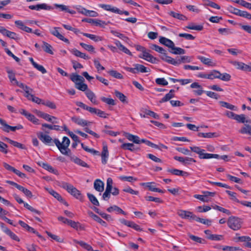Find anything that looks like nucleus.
<instances>
[{
  "label": "nucleus",
  "mask_w": 251,
  "mask_h": 251,
  "mask_svg": "<svg viewBox=\"0 0 251 251\" xmlns=\"http://www.w3.org/2000/svg\"><path fill=\"white\" fill-rule=\"evenodd\" d=\"M124 135L129 141H132L135 144H140V140L138 136L127 132L125 133Z\"/></svg>",
  "instance_id": "18"
},
{
  "label": "nucleus",
  "mask_w": 251,
  "mask_h": 251,
  "mask_svg": "<svg viewBox=\"0 0 251 251\" xmlns=\"http://www.w3.org/2000/svg\"><path fill=\"white\" fill-rule=\"evenodd\" d=\"M190 149L192 151L198 154L199 158L200 157L201 153L205 151L204 150L201 149L200 147L197 146L190 147Z\"/></svg>",
  "instance_id": "54"
},
{
  "label": "nucleus",
  "mask_w": 251,
  "mask_h": 251,
  "mask_svg": "<svg viewBox=\"0 0 251 251\" xmlns=\"http://www.w3.org/2000/svg\"><path fill=\"white\" fill-rule=\"evenodd\" d=\"M85 95L88 99L95 104H98V103L96 100L95 94L90 90H88L85 92Z\"/></svg>",
  "instance_id": "21"
},
{
  "label": "nucleus",
  "mask_w": 251,
  "mask_h": 251,
  "mask_svg": "<svg viewBox=\"0 0 251 251\" xmlns=\"http://www.w3.org/2000/svg\"><path fill=\"white\" fill-rule=\"evenodd\" d=\"M43 45L42 46V48H43L44 50L48 53H50V54H53V52L51 50V49H52L51 46L48 43L44 42V41L43 42Z\"/></svg>",
  "instance_id": "43"
},
{
  "label": "nucleus",
  "mask_w": 251,
  "mask_h": 251,
  "mask_svg": "<svg viewBox=\"0 0 251 251\" xmlns=\"http://www.w3.org/2000/svg\"><path fill=\"white\" fill-rule=\"evenodd\" d=\"M29 121L32 122L33 124L36 125L39 124V120L36 118L34 115L29 113L28 117L26 118Z\"/></svg>",
  "instance_id": "64"
},
{
  "label": "nucleus",
  "mask_w": 251,
  "mask_h": 251,
  "mask_svg": "<svg viewBox=\"0 0 251 251\" xmlns=\"http://www.w3.org/2000/svg\"><path fill=\"white\" fill-rule=\"evenodd\" d=\"M197 58L200 60L203 64L205 65H207L208 66H215V64L211 61V60L209 58H206L205 57L199 55L197 57Z\"/></svg>",
  "instance_id": "27"
},
{
  "label": "nucleus",
  "mask_w": 251,
  "mask_h": 251,
  "mask_svg": "<svg viewBox=\"0 0 251 251\" xmlns=\"http://www.w3.org/2000/svg\"><path fill=\"white\" fill-rule=\"evenodd\" d=\"M175 91L174 90H170L169 92L166 94L165 96L159 101V102L163 103L170 100L172 98L175 97Z\"/></svg>",
  "instance_id": "24"
},
{
  "label": "nucleus",
  "mask_w": 251,
  "mask_h": 251,
  "mask_svg": "<svg viewBox=\"0 0 251 251\" xmlns=\"http://www.w3.org/2000/svg\"><path fill=\"white\" fill-rule=\"evenodd\" d=\"M155 82L159 85L166 86L168 85V81L164 78H157L155 79Z\"/></svg>",
  "instance_id": "62"
},
{
  "label": "nucleus",
  "mask_w": 251,
  "mask_h": 251,
  "mask_svg": "<svg viewBox=\"0 0 251 251\" xmlns=\"http://www.w3.org/2000/svg\"><path fill=\"white\" fill-rule=\"evenodd\" d=\"M68 225L71 226L73 228L75 229L76 230L79 228L80 229L81 228V225L79 222H75L71 220H70V222H69Z\"/></svg>",
  "instance_id": "53"
},
{
  "label": "nucleus",
  "mask_w": 251,
  "mask_h": 251,
  "mask_svg": "<svg viewBox=\"0 0 251 251\" xmlns=\"http://www.w3.org/2000/svg\"><path fill=\"white\" fill-rule=\"evenodd\" d=\"M60 29V27H55L53 28L52 30H50V32L54 35V36L58 38L61 41H64V42L69 44V41L68 39L65 38L62 34H61L59 31L58 29Z\"/></svg>",
  "instance_id": "7"
},
{
  "label": "nucleus",
  "mask_w": 251,
  "mask_h": 251,
  "mask_svg": "<svg viewBox=\"0 0 251 251\" xmlns=\"http://www.w3.org/2000/svg\"><path fill=\"white\" fill-rule=\"evenodd\" d=\"M46 189L48 191V192L50 195H51L53 197L56 199L58 201H62V197L57 192L55 191L52 189L46 188Z\"/></svg>",
  "instance_id": "39"
},
{
  "label": "nucleus",
  "mask_w": 251,
  "mask_h": 251,
  "mask_svg": "<svg viewBox=\"0 0 251 251\" xmlns=\"http://www.w3.org/2000/svg\"><path fill=\"white\" fill-rule=\"evenodd\" d=\"M139 57L146 60L151 63H156L158 61V59L153 57L148 52L145 51L142 55H139Z\"/></svg>",
  "instance_id": "8"
},
{
  "label": "nucleus",
  "mask_w": 251,
  "mask_h": 251,
  "mask_svg": "<svg viewBox=\"0 0 251 251\" xmlns=\"http://www.w3.org/2000/svg\"><path fill=\"white\" fill-rule=\"evenodd\" d=\"M177 214L182 219H189L190 220L195 221L197 217V216L194 214L192 212L183 210H179Z\"/></svg>",
  "instance_id": "5"
},
{
  "label": "nucleus",
  "mask_w": 251,
  "mask_h": 251,
  "mask_svg": "<svg viewBox=\"0 0 251 251\" xmlns=\"http://www.w3.org/2000/svg\"><path fill=\"white\" fill-rule=\"evenodd\" d=\"M83 82H78V83H76L75 88L77 89L82 91H85L88 90V86L87 84L83 83Z\"/></svg>",
  "instance_id": "44"
},
{
  "label": "nucleus",
  "mask_w": 251,
  "mask_h": 251,
  "mask_svg": "<svg viewBox=\"0 0 251 251\" xmlns=\"http://www.w3.org/2000/svg\"><path fill=\"white\" fill-rule=\"evenodd\" d=\"M108 73L111 76L118 79H122L123 78V76L121 74L118 72L117 71L115 70H110L108 71Z\"/></svg>",
  "instance_id": "50"
},
{
  "label": "nucleus",
  "mask_w": 251,
  "mask_h": 251,
  "mask_svg": "<svg viewBox=\"0 0 251 251\" xmlns=\"http://www.w3.org/2000/svg\"><path fill=\"white\" fill-rule=\"evenodd\" d=\"M79 45L85 50L91 52H95V48L93 46L88 45L83 43H80Z\"/></svg>",
  "instance_id": "49"
},
{
  "label": "nucleus",
  "mask_w": 251,
  "mask_h": 251,
  "mask_svg": "<svg viewBox=\"0 0 251 251\" xmlns=\"http://www.w3.org/2000/svg\"><path fill=\"white\" fill-rule=\"evenodd\" d=\"M143 112L146 115L152 117L156 119H159V115L158 114H157L156 113H155V112H154L153 111H152L151 110H148V109H144Z\"/></svg>",
  "instance_id": "55"
},
{
  "label": "nucleus",
  "mask_w": 251,
  "mask_h": 251,
  "mask_svg": "<svg viewBox=\"0 0 251 251\" xmlns=\"http://www.w3.org/2000/svg\"><path fill=\"white\" fill-rule=\"evenodd\" d=\"M242 219L235 216L229 217L227 222L228 226L233 230L240 229L242 227Z\"/></svg>",
  "instance_id": "2"
},
{
  "label": "nucleus",
  "mask_w": 251,
  "mask_h": 251,
  "mask_svg": "<svg viewBox=\"0 0 251 251\" xmlns=\"http://www.w3.org/2000/svg\"><path fill=\"white\" fill-rule=\"evenodd\" d=\"M238 123H251V120H246V116L244 114L238 115L236 114L235 116V119Z\"/></svg>",
  "instance_id": "34"
},
{
  "label": "nucleus",
  "mask_w": 251,
  "mask_h": 251,
  "mask_svg": "<svg viewBox=\"0 0 251 251\" xmlns=\"http://www.w3.org/2000/svg\"><path fill=\"white\" fill-rule=\"evenodd\" d=\"M160 58H161L162 60L165 61V62L169 64L175 66L178 65V60H176L175 59L172 58L171 57L167 56V52L165 54H164L163 55H160Z\"/></svg>",
  "instance_id": "14"
},
{
  "label": "nucleus",
  "mask_w": 251,
  "mask_h": 251,
  "mask_svg": "<svg viewBox=\"0 0 251 251\" xmlns=\"http://www.w3.org/2000/svg\"><path fill=\"white\" fill-rule=\"evenodd\" d=\"M100 100L102 102L110 105H115L116 104L114 100L111 98L102 97L100 98Z\"/></svg>",
  "instance_id": "52"
},
{
  "label": "nucleus",
  "mask_w": 251,
  "mask_h": 251,
  "mask_svg": "<svg viewBox=\"0 0 251 251\" xmlns=\"http://www.w3.org/2000/svg\"><path fill=\"white\" fill-rule=\"evenodd\" d=\"M70 160L75 163V164L80 165L82 167H86V168H89L90 166L88 165L85 162L83 161L80 158L77 157L75 155H73L72 156H70Z\"/></svg>",
  "instance_id": "11"
},
{
  "label": "nucleus",
  "mask_w": 251,
  "mask_h": 251,
  "mask_svg": "<svg viewBox=\"0 0 251 251\" xmlns=\"http://www.w3.org/2000/svg\"><path fill=\"white\" fill-rule=\"evenodd\" d=\"M60 186L66 190L69 193L71 194L76 199L82 201L83 196L80 192L72 184L67 182H62Z\"/></svg>",
  "instance_id": "1"
},
{
  "label": "nucleus",
  "mask_w": 251,
  "mask_h": 251,
  "mask_svg": "<svg viewBox=\"0 0 251 251\" xmlns=\"http://www.w3.org/2000/svg\"><path fill=\"white\" fill-rule=\"evenodd\" d=\"M150 48L160 53L161 54L160 55H163L164 54H165L167 52L166 50H164L163 48L159 47V46L155 44H151L150 46Z\"/></svg>",
  "instance_id": "31"
},
{
  "label": "nucleus",
  "mask_w": 251,
  "mask_h": 251,
  "mask_svg": "<svg viewBox=\"0 0 251 251\" xmlns=\"http://www.w3.org/2000/svg\"><path fill=\"white\" fill-rule=\"evenodd\" d=\"M82 34L84 36L87 37L95 42L100 41L102 40V37H101L100 36H97L94 34H91L87 33H83Z\"/></svg>",
  "instance_id": "37"
},
{
  "label": "nucleus",
  "mask_w": 251,
  "mask_h": 251,
  "mask_svg": "<svg viewBox=\"0 0 251 251\" xmlns=\"http://www.w3.org/2000/svg\"><path fill=\"white\" fill-rule=\"evenodd\" d=\"M82 22H85L90 24H92L96 26L100 27H103L104 25H106V23L104 21H102L99 19H94L91 18H85L82 20Z\"/></svg>",
  "instance_id": "6"
},
{
  "label": "nucleus",
  "mask_w": 251,
  "mask_h": 251,
  "mask_svg": "<svg viewBox=\"0 0 251 251\" xmlns=\"http://www.w3.org/2000/svg\"><path fill=\"white\" fill-rule=\"evenodd\" d=\"M70 79L72 81L75 83V85L76 84V83L78 82V81L84 82V78L82 76L74 74L71 75Z\"/></svg>",
  "instance_id": "36"
},
{
  "label": "nucleus",
  "mask_w": 251,
  "mask_h": 251,
  "mask_svg": "<svg viewBox=\"0 0 251 251\" xmlns=\"http://www.w3.org/2000/svg\"><path fill=\"white\" fill-rule=\"evenodd\" d=\"M196 221L201 223L203 224L206 225L207 226H210L211 224V221L209 219H205L196 217L195 220Z\"/></svg>",
  "instance_id": "60"
},
{
  "label": "nucleus",
  "mask_w": 251,
  "mask_h": 251,
  "mask_svg": "<svg viewBox=\"0 0 251 251\" xmlns=\"http://www.w3.org/2000/svg\"><path fill=\"white\" fill-rule=\"evenodd\" d=\"M239 132L242 134H248L251 135V126L245 125L240 130Z\"/></svg>",
  "instance_id": "46"
},
{
  "label": "nucleus",
  "mask_w": 251,
  "mask_h": 251,
  "mask_svg": "<svg viewBox=\"0 0 251 251\" xmlns=\"http://www.w3.org/2000/svg\"><path fill=\"white\" fill-rule=\"evenodd\" d=\"M58 149L63 154L68 155L70 157V156H72L71 151L68 148V147H66V146L63 145L58 148Z\"/></svg>",
  "instance_id": "47"
},
{
  "label": "nucleus",
  "mask_w": 251,
  "mask_h": 251,
  "mask_svg": "<svg viewBox=\"0 0 251 251\" xmlns=\"http://www.w3.org/2000/svg\"><path fill=\"white\" fill-rule=\"evenodd\" d=\"M198 136L200 137L211 138L213 137H217L218 136L217 133L215 132H208V133H202L199 132L198 134Z\"/></svg>",
  "instance_id": "33"
},
{
  "label": "nucleus",
  "mask_w": 251,
  "mask_h": 251,
  "mask_svg": "<svg viewBox=\"0 0 251 251\" xmlns=\"http://www.w3.org/2000/svg\"><path fill=\"white\" fill-rule=\"evenodd\" d=\"M109 156L108 148L106 145H104L102 148V151L101 152V162L103 164L107 163V159Z\"/></svg>",
  "instance_id": "15"
},
{
  "label": "nucleus",
  "mask_w": 251,
  "mask_h": 251,
  "mask_svg": "<svg viewBox=\"0 0 251 251\" xmlns=\"http://www.w3.org/2000/svg\"><path fill=\"white\" fill-rule=\"evenodd\" d=\"M178 65L181 63H189L192 61V57L189 56H182L178 60Z\"/></svg>",
  "instance_id": "41"
},
{
  "label": "nucleus",
  "mask_w": 251,
  "mask_h": 251,
  "mask_svg": "<svg viewBox=\"0 0 251 251\" xmlns=\"http://www.w3.org/2000/svg\"><path fill=\"white\" fill-rule=\"evenodd\" d=\"M185 28L201 31L203 29V27L202 25H194L193 24H190L186 26L184 29H185Z\"/></svg>",
  "instance_id": "42"
},
{
  "label": "nucleus",
  "mask_w": 251,
  "mask_h": 251,
  "mask_svg": "<svg viewBox=\"0 0 251 251\" xmlns=\"http://www.w3.org/2000/svg\"><path fill=\"white\" fill-rule=\"evenodd\" d=\"M8 146L4 143L0 141V152L4 154H7L8 152Z\"/></svg>",
  "instance_id": "61"
},
{
  "label": "nucleus",
  "mask_w": 251,
  "mask_h": 251,
  "mask_svg": "<svg viewBox=\"0 0 251 251\" xmlns=\"http://www.w3.org/2000/svg\"><path fill=\"white\" fill-rule=\"evenodd\" d=\"M42 104L46 105L52 109H55L56 108L54 103L50 100H47L46 101L43 100L42 102Z\"/></svg>",
  "instance_id": "63"
},
{
  "label": "nucleus",
  "mask_w": 251,
  "mask_h": 251,
  "mask_svg": "<svg viewBox=\"0 0 251 251\" xmlns=\"http://www.w3.org/2000/svg\"><path fill=\"white\" fill-rule=\"evenodd\" d=\"M133 66L135 67L136 71L141 72V73H147L150 72V69L147 68L145 66L143 65L135 64H134Z\"/></svg>",
  "instance_id": "32"
},
{
  "label": "nucleus",
  "mask_w": 251,
  "mask_h": 251,
  "mask_svg": "<svg viewBox=\"0 0 251 251\" xmlns=\"http://www.w3.org/2000/svg\"><path fill=\"white\" fill-rule=\"evenodd\" d=\"M88 214L94 220L100 223L101 226L104 227H106L107 226V224L105 221L102 220L100 217L95 214L92 212H89Z\"/></svg>",
  "instance_id": "17"
},
{
  "label": "nucleus",
  "mask_w": 251,
  "mask_h": 251,
  "mask_svg": "<svg viewBox=\"0 0 251 251\" xmlns=\"http://www.w3.org/2000/svg\"><path fill=\"white\" fill-rule=\"evenodd\" d=\"M114 43L116 45L117 47L119 49V50L122 51L126 54L131 56L132 55V53L130 50L124 45H123L119 41L116 40L114 42Z\"/></svg>",
  "instance_id": "20"
},
{
  "label": "nucleus",
  "mask_w": 251,
  "mask_h": 251,
  "mask_svg": "<svg viewBox=\"0 0 251 251\" xmlns=\"http://www.w3.org/2000/svg\"><path fill=\"white\" fill-rule=\"evenodd\" d=\"M168 14L173 18H176L179 20L186 21L187 20V18L185 16L179 13L170 11L168 13Z\"/></svg>",
  "instance_id": "25"
},
{
  "label": "nucleus",
  "mask_w": 251,
  "mask_h": 251,
  "mask_svg": "<svg viewBox=\"0 0 251 251\" xmlns=\"http://www.w3.org/2000/svg\"><path fill=\"white\" fill-rule=\"evenodd\" d=\"M168 172L173 175L177 176H186L188 175V173L187 172L176 169H169L168 170Z\"/></svg>",
  "instance_id": "23"
},
{
  "label": "nucleus",
  "mask_w": 251,
  "mask_h": 251,
  "mask_svg": "<svg viewBox=\"0 0 251 251\" xmlns=\"http://www.w3.org/2000/svg\"><path fill=\"white\" fill-rule=\"evenodd\" d=\"M107 211L109 213H111L113 211H115L117 214L120 213L124 215H126V213L125 211H124L120 207L115 205L108 207L107 209Z\"/></svg>",
  "instance_id": "22"
},
{
  "label": "nucleus",
  "mask_w": 251,
  "mask_h": 251,
  "mask_svg": "<svg viewBox=\"0 0 251 251\" xmlns=\"http://www.w3.org/2000/svg\"><path fill=\"white\" fill-rule=\"evenodd\" d=\"M219 103H220L222 107H226V108L230 109V110H236L235 106L234 105L231 104L228 102L223 101H219Z\"/></svg>",
  "instance_id": "56"
},
{
  "label": "nucleus",
  "mask_w": 251,
  "mask_h": 251,
  "mask_svg": "<svg viewBox=\"0 0 251 251\" xmlns=\"http://www.w3.org/2000/svg\"><path fill=\"white\" fill-rule=\"evenodd\" d=\"M99 6L106 11H109L115 13L116 12H118V8L112 7L111 5L109 4H100Z\"/></svg>",
  "instance_id": "30"
},
{
  "label": "nucleus",
  "mask_w": 251,
  "mask_h": 251,
  "mask_svg": "<svg viewBox=\"0 0 251 251\" xmlns=\"http://www.w3.org/2000/svg\"><path fill=\"white\" fill-rule=\"evenodd\" d=\"M113 180L110 177H108L106 181V187L105 192L102 195V199L104 201H108L111 196V191L112 190Z\"/></svg>",
  "instance_id": "4"
},
{
  "label": "nucleus",
  "mask_w": 251,
  "mask_h": 251,
  "mask_svg": "<svg viewBox=\"0 0 251 251\" xmlns=\"http://www.w3.org/2000/svg\"><path fill=\"white\" fill-rule=\"evenodd\" d=\"M71 119L73 122L81 126H86L91 123L90 122H88L86 120L76 116L72 117Z\"/></svg>",
  "instance_id": "10"
},
{
  "label": "nucleus",
  "mask_w": 251,
  "mask_h": 251,
  "mask_svg": "<svg viewBox=\"0 0 251 251\" xmlns=\"http://www.w3.org/2000/svg\"><path fill=\"white\" fill-rule=\"evenodd\" d=\"M219 157V155L217 154H211L208 153H203L200 156V159H210L212 158H218Z\"/></svg>",
  "instance_id": "38"
},
{
  "label": "nucleus",
  "mask_w": 251,
  "mask_h": 251,
  "mask_svg": "<svg viewBox=\"0 0 251 251\" xmlns=\"http://www.w3.org/2000/svg\"><path fill=\"white\" fill-rule=\"evenodd\" d=\"M74 242L75 243L79 244L81 247L88 251H93V249L91 246L82 241H77V240L75 239L74 240Z\"/></svg>",
  "instance_id": "29"
},
{
  "label": "nucleus",
  "mask_w": 251,
  "mask_h": 251,
  "mask_svg": "<svg viewBox=\"0 0 251 251\" xmlns=\"http://www.w3.org/2000/svg\"><path fill=\"white\" fill-rule=\"evenodd\" d=\"M37 136L45 144L51 145L52 143V138L49 135L44 134L43 132L38 133Z\"/></svg>",
  "instance_id": "9"
},
{
  "label": "nucleus",
  "mask_w": 251,
  "mask_h": 251,
  "mask_svg": "<svg viewBox=\"0 0 251 251\" xmlns=\"http://www.w3.org/2000/svg\"><path fill=\"white\" fill-rule=\"evenodd\" d=\"M160 58H161L162 60L165 61V62L169 64L175 66L178 65V60H176L175 59L172 58L171 57L167 56V52L165 54H164L163 55H160Z\"/></svg>",
  "instance_id": "13"
},
{
  "label": "nucleus",
  "mask_w": 251,
  "mask_h": 251,
  "mask_svg": "<svg viewBox=\"0 0 251 251\" xmlns=\"http://www.w3.org/2000/svg\"><path fill=\"white\" fill-rule=\"evenodd\" d=\"M104 183L99 179H97L94 183V187L95 189L99 192H101L104 190Z\"/></svg>",
  "instance_id": "19"
},
{
  "label": "nucleus",
  "mask_w": 251,
  "mask_h": 251,
  "mask_svg": "<svg viewBox=\"0 0 251 251\" xmlns=\"http://www.w3.org/2000/svg\"><path fill=\"white\" fill-rule=\"evenodd\" d=\"M71 51L72 54L77 57L86 60L89 59V57L88 55H86L84 53L81 52L75 49H73Z\"/></svg>",
  "instance_id": "28"
},
{
  "label": "nucleus",
  "mask_w": 251,
  "mask_h": 251,
  "mask_svg": "<svg viewBox=\"0 0 251 251\" xmlns=\"http://www.w3.org/2000/svg\"><path fill=\"white\" fill-rule=\"evenodd\" d=\"M0 124L1 125V127L0 128L4 131L9 132L10 130L15 131L17 129H21L23 128V126L19 125L17 126H12L8 125L6 121L1 118H0Z\"/></svg>",
  "instance_id": "3"
},
{
  "label": "nucleus",
  "mask_w": 251,
  "mask_h": 251,
  "mask_svg": "<svg viewBox=\"0 0 251 251\" xmlns=\"http://www.w3.org/2000/svg\"><path fill=\"white\" fill-rule=\"evenodd\" d=\"M36 6V10L39 11L41 9L46 10H51L53 9V8L50 6L48 5L46 3H41L35 5Z\"/></svg>",
  "instance_id": "35"
},
{
  "label": "nucleus",
  "mask_w": 251,
  "mask_h": 251,
  "mask_svg": "<svg viewBox=\"0 0 251 251\" xmlns=\"http://www.w3.org/2000/svg\"><path fill=\"white\" fill-rule=\"evenodd\" d=\"M207 238L213 241H220L224 239L223 235L218 234H213L210 236H207Z\"/></svg>",
  "instance_id": "58"
},
{
  "label": "nucleus",
  "mask_w": 251,
  "mask_h": 251,
  "mask_svg": "<svg viewBox=\"0 0 251 251\" xmlns=\"http://www.w3.org/2000/svg\"><path fill=\"white\" fill-rule=\"evenodd\" d=\"M220 78L219 79H221L223 81H228L230 80L231 75L227 73L221 74L220 72L219 74Z\"/></svg>",
  "instance_id": "59"
},
{
  "label": "nucleus",
  "mask_w": 251,
  "mask_h": 251,
  "mask_svg": "<svg viewBox=\"0 0 251 251\" xmlns=\"http://www.w3.org/2000/svg\"><path fill=\"white\" fill-rule=\"evenodd\" d=\"M114 94L116 97L118 98L122 102H127L126 97L124 94L117 90L115 91Z\"/></svg>",
  "instance_id": "40"
},
{
  "label": "nucleus",
  "mask_w": 251,
  "mask_h": 251,
  "mask_svg": "<svg viewBox=\"0 0 251 251\" xmlns=\"http://www.w3.org/2000/svg\"><path fill=\"white\" fill-rule=\"evenodd\" d=\"M172 50H174V51H171V52L175 54H183L185 53L184 50L180 48L176 47H175V45H174V47L172 48Z\"/></svg>",
  "instance_id": "51"
},
{
  "label": "nucleus",
  "mask_w": 251,
  "mask_h": 251,
  "mask_svg": "<svg viewBox=\"0 0 251 251\" xmlns=\"http://www.w3.org/2000/svg\"><path fill=\"white\" fill-rule=\"evenodd\" d=\"M159 41L161 44L171 48V49L175 45L172 41L164 37H160L159 38Z\"/></svg>",
  "instance_id": "16"
},
{
  "label": "nucleus",
  "mask_w": 251,
  "mask_h": 251,
  "mask_svg": "<svg viewBox=\"0 0 251 251\" xmlns=\"http://www.w3.org/2000/svg\"><path fill=\"white\" fill-rule=\"evenodd\" d=\"M88 198L89 201L91 202V203L96 206H99L100 203L96 197L91 194L87 193V194Z\"/></svg>",
  "instance_id": "45"
},
{
  "label": "nucleus",
  "mask_w": 251,
  "mask_h": 251,
  "mask_svg": "<svg viewBox=\"0 0 251 251\" xmlns=\"http://www.w3.org/2000/svg\"><path fill=\"white\" fill-rule=\"evenodd\" d=\"M38 164L40 166L42 167V168L49 171L50 172L52 173L55 175H58L57 170L53 169V167L49 164L43 162H39L38 163Z\"/></svg>",
  "instance_id": "12"
},
{
  "label": "nucleus",
  "mask_w": 251,
  "mask_h": 251,
  "mask_svg": "<svg viewBox=\"0 0 251 251\" xmlns=\"http://www.w3.org/2000/svg\"><path fill=\"white\" fill-rule=\"evenodd\" d=\"M220 72L217 70H213L210 74H208V79H213L220 78Z\"/></svg>",
  "instance_id": "48"
},
{
  "label": "nucleus",
  "mask_w": 251,
  "mask_h": 251,
  "mask_svg": "<svg viewBox=\"0 0 251 251\" xmlns=\"http://www.w3.org/2000/svg\"><path fill=\"white\" fill-rule=\"evenodd\" d=\"M121 148L131 151L139 150V148H135L134 145L132 143H124L121 146Z\"/></svg>",
  "instance_id": "26"
},
{
  "label": "nucleus",
  "mask_w": 251,
  "mask_h": 251,
  "mask_svg": "<svg viewBox=\"0 0 251 251\" xmlns=\"http://www.w3.org/2000/svg\"><path fill=\"white\" fill-rule=\"evenodd\" d=\"M7 73L8 75V78L11 82H14L16 84V82L18 81L15 78V75L13 71L11 70H7Z\"/></svg>",
  "instance_id": "57"
}]
</instances>
